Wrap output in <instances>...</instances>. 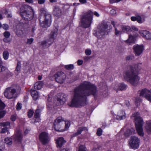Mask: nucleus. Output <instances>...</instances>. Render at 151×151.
<instances>
[{
  "mask_svg": "<svg viewBox=\"0 0 151 151\" xmlns=\"http://www.w3.org/2000/svg\"><path fill=\"white\" fill-rule=\"evenodd\" d=\"M5 69V67L2 64H0V73L4 71Z\"/></svg>",
  "mask_w": 151,
  "mask_h": 151,
  "instance_id": "obj_45",
  "label": "nucleus"
},
{
  "mask_svg": "<svg viewBox=\"0 0 151 151\" xmlns=\"http://www.w3.org/2000/svg\"><path fill=\"white\" fill-rule=\"evenodd\" d=\"M2 26L3 28L6 30H7L9 29V26L7 24H3Z\"/></svg>",
  "mask_w": 151,
  "mask_h": 151,
  "instance_id": "obj_46",
  "label": "nucleus"
},
{
  "mask_svg": "<svg viewBox=\"0 0 151 151\" xmlns=\"http://www.w3.org/2000/svg\"><path fill=\"white\" fill-rule=\"evenodd\" d=\"M115 116L117 120H122L125 119L126 118V114L125 110H123L119 111Z\"/></svg>",
  "mask_w": 151,
  "mask_h": 151,
  "instance_id": "obj_17",
  "label": "nucleus"
},
{
  "mask_svg": "<svg viewBox=\"0 0 151 151\" xmlns=\"http://www.w3.org/2000/svg\"><path fill=\"white\" fill-rule=\"evenodd\" d=\"M79 2L82 4H86L87 3L86 0H79Z\"/></svg>",
  "mask_w": 151,
  "mask_h": 151,
  "instance_id": "obj_60",
  "label": "nucleus"
},
{
  "mask_svg": "<svg viewBox=\"0 0 151 151\" xmlns=\"http://www.w3.org/2000/svg\"><path fill=\"white\" fill-rule=\"evenodd\" d=\"M43 14V16H40L39 18L40 24L43 27H47L51 24V16L45 11L44 12Z\"/></svg>",
  "mask_w": 151,
  "mask_h": 151,
  "instance_id": "obj_7",
  "label": "nucleus"
},
{
  "mask_svg": "<svg viewBox=\"0 0 151 151\" xmlns=\"http://www.w3.org/2000/svg\"><path fill=\"white\" fill-rule=\"evenodd\" d=\"M41 112V110L40 109H37L36 110L35 114V117L36 119H35L36 122H39L40 121V113Z\"/></svg>",
  "mask_w": 151,
  "mask_h": 151,
  "instance_id": "obj_25",
  "label": "nucleus"
},
{
  "mask_svg": "<svg viewBox=\"0 0 151 151\" xmlns=\"http://www.w3.org/2000/svg\"><path fill=\"white\" fill-rule=\"evenodd\" d=\"M136 20L139 23H142L141 18L140 16H137L136 17Z\"/></svg>",
  "mask_w": 151,
  "mask_h": 151,
  "instance_id": "obj_52",
  "label": "nucleus"
},
{
  "mask_svg": "<svg viewBox=\"0 0 151 151\" xmlns=\"http://www.w3.org/2000/svg\"><path fill=\"white\" fill-rule=\"evenodd\" d=\"M65 95L63 94L58 95L57 99H55L54 103L57 106L64 104L65 101Z\"/></svg>",
  "mask_w": 151,
  "mask_h": 151,
  "instance_id": "obj_15",
  "label": "nucleus"
},
{
  "mask_svg": "<svg viewBox=\"0 0 151 151\" xmlns=\"http://www.w3.org/2000/svg\"><path fill=\"white\" fill-rule=\"evenodd\" d=\"M58 29L55 28L53 31L51 32L49 37V39L47 41H44L41 43L43 47H48L52 43L57 36L58 34Z\"/></svg>",
  "mask_w": 151,
  "mask_h": 151,
  "instance_id": "obj_8",
  "label": "nucleus"
},
{
  "mask_svg": "<svg viewBox=\"0 0 151 151\" xmlns=\"http://www.w3.org/2000/svg\"><path fill=\"white\" fill-rule=\"evenodd\" d=\"M119 90L123 91L126 89L127 86L124 83H121L119 84Z\"/></svg>",
  "mask_w": 151,
  "mask_h": 151,
  "instance_id": "obj_32",
  "label": "nucleus"
},
{
  "mask_svg": "<svg viewBox=\"0 0 151 151\" xmlns=\"http://www.w3.org/2000/svg\"><path fill=\"white\" fill-rule=\"evenodd\" d=\"M134 58V56L132 55H130L127 56L126 58V59L127 60H129L133 59Z\"/></svg>",
  "mask_w": 151,
  "mask_h": 151,
  "instance_id": "obj_48",
  "label": "nucleus"
},
{
  "mask_svg": "<svg viewBox=\"0 0 151 151\" xmlns=\"http://www.w3.org/2000/svg\"><path fill=\"white\" fill-rule=\"evenodd\" d=\"M16 116L14 115H12L10 118L11 120L13 122L14 121L16 120Z\"/></svg>",
  "mask_w": 151,
  "mask_h": 151,
  "instance_id": "obj_55",
  "label": "nucleus"
},
{
  "mask_svg": "<svg viewBox=\"0 0 151 151\" xmlns=\"http://www.w3.org/2000/svg\"><path fill=\"white\" fill-rule=\"evenodd\" d=\"M21 68V63L20 61H18L17 62V65L16 67L15 70L16 71H17L19 73L20 72Z\"/></svg>",
  "mask_w": 151,
  "mask_h": 151,
  "instance_id": "obj_35",
  "label": "nucleus"
},
{
  "mask_svg": "<svg viewBox=\"0 0 151 151\" xmlns=\"http://www.w3.org/2000/svg\"><path fill=\"white\" fill-rule=\"evenodd\" d=\"M65 67L67 69L71 70L73 69L74 66L73 65L70 64L65 65Z\"/></svg>",
  "mask_w": 151,
  "mask_h": 151,
  "instance_id": "obj_38",
  "label": "nucleus"
},
{
  "mask_svg": "<svg viewBox=\"0 0 151 151\" xmlns=\"http://www.w3.org/2000/svg\"><path fill=\"white\" fill-rule=\"evenodd\" d=\"M83 63V61L81 60H78L77 61V63L78 65H82Z\"/></svg>",
  "mask_w": 151,
  "mask_h": 151,
  "instance_id": "obj_56",
  "label": "nucleus"
},
{
  "mask_svg": "<svg viewBox=\"0 0 151 151\" xmlns=\"http://www.w3.org/2000/svg\"><path fill=\"white\" fill-rule=\"evenodd\" d=\"M20 13L22 18L26 20H31L34 15L33 10L30 6H28L21 8Z\"/></svg>",
  "mask_w": 151,
  "mask_h": 151,
  "instance_id": "obj_6",
  "label": "nucleus"
},
{
  "mask_svg": "<svg viewBox=\"0 0 151 151\" xmlns=\"http://www.w3.org/2000/svg\"><path fill=\"white\" fill-rule=\"evenodd\" d=\"M56 144L57 147H61L64 145L66 141L63 137H58L56 140Z\"/></svg>",
  "mask_w": 151,
  "mask_h": 151,
  "instance_id": "obj_19",
  "label": "nucleus"
},
{
  "mask_svg": "<svg viewBox=\"0 0 151 151\" xmlns=\"http://www.w3.org/2000/svg\"><path fill=\"white\" fill-rule=\"evenodd\" d=\"M16 92L15 89L12 87L8 88L4 92V95L7 98L11 99L14 97V94Z\"/></svg>",
  "mask_w": 151,
  "mask_h": 151,
  "instance_id": "obj_10",
  "label": "nucleus"
},
{
  "mask_svg": "<svg viewBox=\"0 0 151 151\" xmlns=\"http://www.w3.org/2000/svg\"><path fill=\"white\" fill-rule=\"evenodd\" d=\"M64 120L61 117H58L55 121L54 123V126L55 130L57 131H61V129L62 126V122Z\"/></svg>",
  "mask_w": 151,
  "mask_h": 151,
  "instance_id": "obj_14",
  "label": "nucleus"
},
{
  "mask_svg": "<svg viewBox=\"0 0 151 151\" xmlns=\"http://www.w3.org/2000/svg\"><path fill=\"white\" fill-rule=\"evenodd\" d=\"M110 13L112 15H115L116 13V11L115 9H112L110 11Z\"/></svg>",
  "mask_w": 151,
  "mask_h": 151,
  "instance_id": "obj_54",
  "label": "nucleus"
},
{
  "mask_svg": "<svg viewBox=\"0 0 151 151\" xmlns=\"http://www.w3.org/2000/svg\"><path fill=\"white\" fill-rule=\"evenodd\" d=\"M135 38L134 36L132 35H129L128 39L126 41V42L129 43H134Z\"/></svg>",
  "mask_w": 151,
  "mask_h": 151,
  "instance_id": "obj_31",
  "label": "nucleus"
},
{
  "mask_svg": "<svg viewBox=\"0 0 151 151\" xmlns=\"http://www.w3.org/2000/svg\"><path fill=\"white\" fill-rule=\"evenodd\" d=\"M3 57L5 60H7L8 59L9 56V53L7 51L4 52L3 54Z\"/></svg>",
  "mask_w": 151,
  "mask_h": 151,
  "instance_id": "obj_36",
  "label": "nucleus"
},
{
  "mask_svg": "<svg viewBox=\"0 0 151 151\" xmlns=\"http://www.w3.org/2000/svg\"><path fill=\"white\" fill-rule=\"evenodd\" d=\"M98 17L99 14L96 12L94 13L91 11H89L81 16L80 22L81 27L84 28H88L92 23L93 15Z\"/></svg>",
  "mask_w": 151,
  "mask_h": 151,
  "instance_id": "obj_3",
  "label": "nucleus"
},
{
  "mask_svg": "<svg viewBox=\"0 0 151 151\" xmlns=\"http://www.w3.org/2000/svg\"><path fill=\"white\" fill-rule=\"evenodd\" d=\"M134 130L133 128L131 129H127L124 133V135L126 137H128L134 134Z\"/></svg>",
  "mask_w": 151,
  "mask_h": 151,
  "instance_id": "obj_27",
  "label": "nucleus"
},
{
  "mask_svg": "<svg viewBox=\"0 0 151 151\" xmlns=\"http://www.w3.org/2000/svg\"><path fill=\"white\" fill-rule=\"evenodd\" d=\"M91 58V57L85 56L83 58L86 61H87L88 60Z\"/></svg>",
  "mask_w": 151,
  "mask_h": 151,
  "instance_id": "obj_57",
  "label": "nucleus"
},
{
  "mask_svg": "<svg viewBox=\"0 0 151 151\" xmlns=\"http://www.w3.org/2000/svg\"><path fill=\"white\" fill-rule=\"evenodd\" d=\"M25 1L28 3L30 4H33V1L32 0H25Z\"/></svg>",
  "mask_w": 151,
  "mask_h": 151,
  "instance_id": "obj_61",
  "label": "nucleus"
},
{
  "mask_svg": "<svg viewBox=\"0 0 151 151\" xmlns=\"http://www.w3.org/2000/svg\"><path fill=\"white\" fill-rule=\"evenodd\" d=\"M121 28L122 32L126 33L128 34H129L132 31L131 28L130 27L127 26H121Z\"/></svg>",
  "mask_w": 151,
  "mask_h": 151,
  "instance_id": "obj_24",
  "label": "nucleus"
},
{
  "mask_svg": "<svg viewBox=\"0 0 151 151\" xmlns=\"http://www.w3.org/2000/svg\"><path fill=\"white\" fill-rule=\"evenodd\" d=\"M86 148L84 145H80L79 146L78 151H86Z\"/></svg>",
  "mask_w": 151,
  "mask_h": 151,
  "instance_id": "obj_39",
  "label": "nucleus"
},
{
  "mask_svg": "<svg viewBox=\"0 0 151 151\" xmlns=\"http://www.w3.org/2000/svg\"><path fill=\"white\" fill-rule=\"evenodd\" d=\"M87 130V128L85 127H81L79 128L77 130V132L75 133L73 135V137L76 136L80 134L81 132L84 130Z\"/></svg>",
  "mask_w": 151,
  "mask_h": 151,
  "instance_id": "obj_26",
  "label": "nucleus"
},
{
  "mask_svg": "<svg viewBox=\"0 0 151 151\" xmlns=\"http://www.w3.org/2000/svg\"><path fill=\"white\" fill-rule=\"evenodd\" d=\"M5 113L4 111H0V119L4 117Z\"/></svg>",
  "mask_w": 151,
  "mask_h": 151,
  "instance_id": "obj_50",
  "label": "nucleus"
},
{
  "mask_svg": "<svg viewBox=\"0 0 151 151\" xmlns=\"http://www.w3.org/2000/svg\"><path fill=\"white\" fill-rule=\"evenodd\" d=\"M85 53L87 55H90L91 53V51L90 49H86L85 51Z\"/></svg>",
  "mask_w": 151,
  "mask_h": 151,
  "instance_id": "obj_47",
  "label": "nucleus"
},
{
  "mask_svg": "<svg viewBox=\"0 0 151 151\" xmlns=\"http://www.w3.org/2000/svg\"><path fill=\"white\" fill-rule=\"evenodd\" d=\"M8 38L5 37L3 39V41L5 42H10V41L8 39Z\"/></svg>",
  "mask_w": 151,
  "mask_h": 151,
  "instance_id": "obj_59",
  "label": "nucleus"
},
{
  "mask_svg": "<svg viewBox=\"0 0 151 151\" xmlns=\"http://www.w3.org/2000/svg\"><path fill=\"white\" fill-rule=\"evenodd\" d=\"M22 107V104L19 103L18 102L16 106V108L17 110H20Z\"/></svg>",
  "mask_w": 151,
  "mask_h": 151,
  "instance_id": "obj_43",
  "label": "nucleus"
},
{
  "mask_svg": "<svg viewBox=\"0 0 151 151\" xmlns=\"http://www.w3.org/2000/svg\"><path fill=\"white\" fill-rule=\"evenodd\" d=\"M150 91L146 88L143 89L138 91L140 96H142L145 97L148 101L151 102V94H148L150 93Z\"/></svg>",
  "mask_w": 151,
  "mask_h": 151,
  "instance_id": "obj_12",
  "label": "nucleus"
},
{
  "mask_svg": "<svg viewBox=\"0 0 151 151\" xmlns=\"http://www.w3.org/2000/svg\"><path fill=\"white\" fill-rule=\"evenodd\" d=\"M8 131V128L5 127L2 129L1 132L2 133H5Z\"/></svg>",
  "mask_w": 151,
  "mask_h": 151,
  "instance_id": "obj_49",
  "label": "nucleus"
},
{
  "mask_svg": "<svg viewBox=\"0 0 151 151\" xmlns=\"http://www.w3.org/2000/svg\"><path fill=\"white\" fill-rule=\"evenodd\" d=\"M3 35L5 37L9 38L10 35V34L9 32L5 31Z\"/></svg>",
  "mask_w": 151,
  "mask_h": 151,
  "instance_id": "obj_41",
  "label": "nucleus"
},
{
  "mask_svg": "<svg viewBox=\"0 0 151 151\" xmlns=\"http://www.w3.org/2000/svg\"><path fill=\"white\" fill-rule=\"evenodd\" d=\"M5 105L0 99V110L2 109L5 107Z\"/></svg>",
  "mask_w": 151,
  "mask_h": 151,
  "instance_id": "obj_44",
  "label": "nucleus"
},
{
  "mask_svg": "<svg viewBox=\"0 0 151 151\" xmlns=\"http://www.w3.org/2000/svg\"><path fill=\"white\" fill-rule=\"evenodd\" d=\"M60 151H70V150L68 148H64L61 150Z\"/></svg>",
  "mask_w": 151,
  "mask_h": 151,
  "instance_id": "obj_64",
  "label": "nucleus"
},
{
  "mask_svg": "<svg viewBox=\"0 0 151 151\" xmlns=\"http://www.w3.org/2000/svg\"><path fill=\"white\" fill-rule=\"evenodd\" d=\"M39 139L43 145H45L48 143L50 140L48 134L44 132H42L40 134Z\"/></svg>",
  "mask_w": 151,
  "mask_h": 151,
  "instance_id": "obj_13",
  "label": "nucleus"
},
{
  "mask_svg": "<svg viewBox=\"0 0 151 151\" xmlns=\"http://www.w3.org/2000/svg\"><path fill=\"white\" fill-rule=\"evenodd\" d=\"M119 84H117L115 85V86L114 87V88L115 90L116 91V92H117L118 90H119Z\"/></svg>",
  "mask_w": 151,
  "mask_h": 151,
  "instance_id": "obj_53",
  "label": "nucleus"
},
{
  "mask_svg": "<svg viewBox=\"0 0 151 151\" xmlns=\"http://www.w3.org/2000/svg\"><path fill=\"white\" fill-rule=\"evenodd\" d=\"M102 130L100 128H99L97 131L96 134L97 136H100L102 134Z\"/></svg>",
  "mask_w": 151,
  "mask_h": 151,
  "instance_id": "obj_40",
  "label": "nucleus"
},
{
  "mask_svg": "<svg viewBox=\"0 0 151 151\" xmlns=\"http://www.w3.org/2000/svg\"><path fill=\"white\" fill-rule=\"evenodd\" d=\"M135 100V103L136 105L137 106H138L140 105V103H141L142 99L138 97L136 98Z\"/></svg>",
  "mask_w": 151,
  "mask_h": 151,
  "instance_id": "obj_34",
  "label": "nucleus"
},
{
  "mask_svg": "<svg viewBox=\"0 0 151 151\" xmlns=\"http://www.w3.org/2000/svg\"><path fill=\"white\" fill-rule=\"evenodd\" d=\"M10 123L9 122H3L0 123V126L2 127H6L9 125Z\"/></svg>",
  "mask_w": 151,
  "mask_h": 151,
  "instance_id": "obj_37",
  "label": "nucleus"
},
{
  "mask_svg": "<svg viewBox=\"0 0 151 151\" xmlns=\"http://www.w3.org/2000/svg\"><path fill=\"white\" fill-rule=\"evenodd\" d=\"M23 29L21 27L18 26L16 27V29H15V32L16 35L18 37H22L24 34L23 31L22 30Z\"/></svg>",
  "mask_w": 151,
  "mask_h": 151,
  "instance_id": "obj_22",
  "label": "nucleus"
},
{
  "mask_svg": "<svg viewBox=\"0 0 151 151\" xmlns=\"http://www.w3.org/2000/svg\"><path fill=\"white\" fill-rule=\"evenodd\" d=\"M43 85V82L40 81L36 82L34 85V86L35 89L40 90L41 89Z\"/></svg>",
  "mask_w": 151,
  "mask_h": 151,
  "instance_id": "obj_29",
  "label": "nucleus"
},
{
  "mask_svg": "<svg viewBox=\"0 0 151 151\" xmlns=\"http://www.w3.org/2000/svg\"><path fill=\"white\" fill-rule=\"evenodd\" d=\"M114 29V33L115 35L117 36L121 35L122 32V30L121 31L119 30L116 27H115V28Z\"/></svg>",
  "mask_w": 151,
  "mask_h": 151,
  "instance_id": "obj_33",
  "label": "nucleus"
},
{
  "mask_svg": "<svg viewBox=\"0 0 151 151\" xmlns=\"http://www.w3.org/2000/svg\"><path fill=\"white\" fill-rule=\"evenodd\" d=\"M34 113V111L32 110H29L28 113V116L29 117H31L33 115Z\"/></svg>",
  "mask_w": 151,
  "mask_h": 151,
  "instance_id": "obj_42",
  "label": "nucleus"
},
{
  "mask_svg": "<svg viewBox=\"0 0 151 151\" xmlns=\"http://www.w3.org/2000/svg\"><path fill=\"white\" fill-rule=\"evenodd\" d=\"M141 65L138 64L131 66L124 73V78L133 85H136L138 83L140 78L138 76V72L141 68Z\"/></svg>",
  "mask_w": 151,
  "mask_h": 151,
  "instance_id": "obj_2",
  "label": "nucleus"
},
{
  "mask_svg": "<svg viewBox=\"0 0 151 151\" xmlns=\"http://www.w3.org/2000/svg\"><path fill=\"white\" fill-rule=\"evenodd\" d=\"M133 49L135 55L136 56H139L142 52L144 47L142 45H136L134 46Z\"/></svg>",
  "mask_w": 151,
  "mask_h": 151,
  "instance_id": "obj_16",
  "label": "nucleus"
},
{
  "mask_svg": "<svg viewBox=\"0 0 151 151\" xmlns=\"http://www.w3.org/2000/svg\"><path fill=\"white\" fill-rule=\"evenodd\" d=\"M108 27V25L106 23H101L98 25L97 30L94 33V35L99 39L104 38L105 35L108 34L109 32Z\"/></svg>",
  "mask_w": 151,
  "mask_h": 151,
  "instance_id": "obj_4",
  "label": "nucleus"
},
{
  "mask_svg": "<svg viewBox=\"0 0 151 151\" xmlns=\"http://www.w3.org/2000/svg\"><path fill=\"white\" fill-rule=\"evenodd\" d=\"M22 138L21 133L18 131L14 137V141L16 143H19L21 142Z\"/></svg>",
  "mask_w": 151,
  "mask_h": 151,
  "instance_id": "obj_21",
  "label": "nucleus"
},
{
  "mask_svg": "<svg viewBox=\"0 0 151 151\" xmlns=\"http://www.w3.org/2000/svg\"><path fill=\"white\" fill-rule=\"evenodd\" d=\"M53 13L54 16L59 17L61 15L62 11L59 7L54 6H53Z\"/></svg>",
  "mask_w": 151,
  "mask_h": 151,
  "instance_id": "obj_20",
  "label": "nucleus"
},
{
  "mask_svg": "<svg viewBox=\"0 0 151 151\" xmlns=\"http://www.w3.org/2000/svg\"><path fill=\"white\" fill-rule=\"evenodd\" d=\"M139 113L138 112H135L133 114L134 117L136 128L138 133L139 135L143 136L144 135L142 128L143 121L142 119L139 116Z\"/></svg>",
  "mask_w": 151,
  "mask_h": 151,
  "instance_id": "obj_5",
  "label": "nucleus"
},
{
  "mask_svg": "<svg viewBox=\"0 0 151 151\" xmlns=\"http://www.w3.org/2000/svg\"><path fill=\"white\" fill-rule=\"evenodd\" d=\"M146 131L148 134H151V121H147L145 126Z\"/></svg>",
  "mask_w": 151,
  "mask_h": 151,
  "instance_id": "obj_23",
  "label": "nucleus"
},
{
  "mask_svg": "<svg viewBox=\"0 0 151 151\" xmlns=\"http://www.w3.org/2000/svg\"><path fill=\"white\" fill-rule=\"evenodd\" d=\"M45 1V0H38V3L39 4H43Z\"/></svg>",
  "mask_w": 151,
  "mask_h": 151,
  "instance_id": "obj_58",
  "label": "nucleus"
},
{
  "mask_svg": "<svg viewBox=\"0 0 151 151\" xmlns=\"http://www.w3.org/2000/svg\"><path fill=\"white\" fill-rule=\"evenodd\" d=\"M139 32L141 36L145 39L148 40H151V34L148 31L146 30H141Z\"/></svg>",
  "mask_w": 151,
  "mask_h": 151,
  "instance_id": "obj_18",
  "label": "nucleus"
},
{
  "mask_svg": "<svg viewBox=\"0 0 151 151\" xmlns=\"http://www.w3.org/2000/svg\"><path fill=\"white\" fill-rule=\"evenodd\" d=\"M4 141L5 143L7 146L11 145L12 144V139L11 138H6L4 139Z\"/></svg>",
  "mask_w": 151,
  "mask_h": 151,
  "instance_id": "obj_30",
  "label": "nucleus"
},
{
  "mask_svg": "<svg viewBox=\"0 0 151 151\" xmlns=\"http://www.w3.org/2000/svg\"><path fill=\"white\" fill-rule=\"evenodd\" d=\"M139 139L135 136H132L130 138L129 144L131 147L134 149H137L139 146Z\"/></svg>",
  "mask_w": 151,
  "mask_h": 151,
  "instance_id": "obj_9",
  "label": "nucleus"
},
{
  "mask_svg": "<svg viewBox=\"0 0 151 151\" xmlns=\"http://www.w3.org/2000/svg\"><path fill=\"white\" fill-rule=\"evenodd\" d=\"M96 87L90 82L84 81L74 90V94L71 102L69 104L71 107H81L86 104L87 96L92 95H97Z\"/></svg>",
  "mask_w": 151,
  "mask_h": 151,
  "instance_id": "obj_1",
  "label": "nucleus"
},
{
  "mask_svg": "<svg viewBox=\"0 0 151 151\" xmlns=\"http://www.w3.org/2000/svg\"><path fill=\"white\" fill-rule=\"evenodd\" d=\"M31 93L32 96L34 100L37 99L38 97V94L37 92L34 90H31Z\"/></svg>",
  "mask_w": 151,
  "mask_h": 151,
  "instance_id": "obj_28",
  "label": "nucleus"
},
{
  "mask_svg": "<svg viewBox=\"0 0 151 151\" xmlns=\"http://www.w3.org/2000/svg\"><path fill=\"white\" fill-rule=\"evenodd\" d=\"M56 81L60 83H63L66 78L65 74L62 72H58L54 75Z\"/></svg>",
  "mask_w": 151,
  "mask_h": 151,
  "instance_id": "obj_11",
  "label": "nucleus"
},
{
  "mask_svg": "<svg viewBox=\"0 0 151 151\" xmlns=\"http://www.w3.org/2000/svg\"><path fill=\"white\" fill-rule=\"evenodd\" d=\"M116 23V22H115L114 21H111V24L113 25L114 29L115 28V27H116L115 26V24Z\"/></svg>",
  "mask_w": 151,
  "mask_h": 151,
  "instance_id": "obj_62",
  "label": "nucleus"
},
{
  "mask_svg": "<svg viewBox=\"0 0 151 151\" xmlns=\"http://www.w3.org/2000/svg\"><path fill=\"white\" fill-rule=\"evenodd\" d=\"M125 104L127 106H130V104L129 101H128L126 100L125 101Z\"/></svg>",
  "mask_w": 151,
  "mask_h": 151,
  "instance_id": "obj_63",
  "label": "nucleus"
},
{
  "mask_svg": "<svg viewBox=\"0 0 151 151\" xmlns=\"http://www.w3.org/2000/svg\"><path fill=\"white\" fill-rule=\"evenodd\" d=\"M33 40V39L32 38L28 39L27 42V44H31Z\"/></svg>",
  "mask_w": 151,
  "mask_h": 151,
  "instance_id": "obj_51",
  "label": "nucleus"
}]
</instances>
